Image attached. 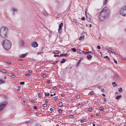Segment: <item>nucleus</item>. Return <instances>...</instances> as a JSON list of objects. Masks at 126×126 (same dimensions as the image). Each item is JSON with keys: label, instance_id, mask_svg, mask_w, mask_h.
Listing matches in <instances>:
<instances>
[{"label": "nucleus", "instance_id": "34", "mask_svg": "<svg viewBox=\"0 0 126 126\" xmlns=\"http://www.w3.org/2000/svg\"><path fill=\"white\" fill-rule=\"evenodd\" d=\"M73 21L75 23H77V20L75 19H73Z\"/></svg>", "mask_w": 126, "mask_h": 126}, {"label": "nucleus", "instance_id": "14", "mask_svg": "<svg viewBox=\"0 0 126 126\" xmlns=\"http://www.w3.org/2000/svg\"><path fill=\"white\" fill-rule=\"evenodd\" d=\"M5 82V81L2 79H0V84H1Z\"/></svg>", "mask_w": 126, "mask_h": 126}, {"label": "nucleus", "instance_id": "57", "mask_svg": "<svg viewBox=\"0 0 126 126\" xmlns=\"http://www.w3.org/2000/svg\"><path fill=\"white\" fill-rule=\"evenodd\" d=\"M48 99H46L45 101V102L46 103H47L48 102Z\"/></svg>", "mask_w": 126, "mask_h": 126}, {"label": "nucleus", "instance_id": "29", "mask_svg": "<svg viewBox=\"0 0 126 126\" xmlns=\"http://www.w3.org/2000/svg\"><path fill=\"white\" fill-rule=\"evenodd\" d=\"M91 52V51H88V52L83 51V53H84L85 54L86 53H90Z\"/></svg>", "mask_w": 126, "mask_h": 126}, {"label": "nucleus", "instance_id": "15", "mask_svg": "<svg viewBox=\"0 0 126 126\" xmlns=\"http://www.w3.org/2000/svg\"><path fill=\"white\" fill-rule=\"evenodd\" d=\"M83 58H81L80 59L79 61L77 63V66H78L79 65V63H80V62H81V61L82 60Z\"/></svg>", "mask_w": 126, "mask_h": 126}, {"label": "nucleus", "instance_id": "1", "mask_svg": "<svg viewBox=\"0 0 126 126\" xmlns=\"http://www.w3.org/2000/svg\"><path fill=\"white\" fill-rule=\"evenodd\" d=\"M109 14V11L108 8L105 7L100 13L99 18L101 20L103 21L108 18Z\"/></svg>", "mask_w": 126, "mask_h": 126}, {"label": "nucleus", "instance_id": "12", "mask_svg": "<svg viewBox=\"0 0 126 126\" xmlns=\"http://www.w3.org/2000/svg\"><path fill=\"white\" fill-rule=\"evenodd\" d=\"M77 52L79 53L82 54L83 53V51L79 49H78L77 50Z\"/></svg>", "mask_w": 126, "mask_h": 126}, {"label": "nucleus", "instance_id": "21", "mask_svg": "<svg viewBox=\"0 0 126 126\" xmlns=\"http://www.w3.org/2000/svg\"><path fill=\"white\" fill-rule=\"evenodd\" d=\"M112 84L113 85V87H115L117 86V84H116L115 82L114 81L112 83Z\"/></svg>", "mask_w": 126, "mask_h": 126}, {"label": "nucleus", "instance_id": "13", "mask_svg": "<svg viewBox=\"0 0 126 126\" xmlns=\"http://www.w3.org/2000/svg\"><path fill=\"white\" fill-rule=\"evenodd\" d=\"M122 96L121 95H117L116 96L115 98L116 99L118 100L120 98H121L122 97Z\"/></svg>", "mask_w": 126, "mask_h": 126}, {"label": "nucleus", "instance_id": "5", "mask_svg": "<svg viewBox=\"0 0 126 126\" xmlns=\"http://www.w3.org/2000/svg\"><path fill=\"white\" fill-rule=\"evenodd\" d=\"M7 104L6 101H4L0 103V111L2 110L4 108L5 105Z\"/></svg>", "mask_w": 126, "mask_h": 126}, {"label": "nucleus", "instance_id": "23", "mask_svg": "<svg viewBox=\"0 0 126 126\" xmlns=\"http://www.w3.org/2000/svg\"><path fill=\"white\" fill-rule=\"evenodd\" d=\"M103 0V1L104 2H103V4L104 5H105L106 4L107 2V1L108 0Z\"/></svg>", "mask_w": 126, "mask_h": 126}, {"label": "nucleus", "instance_id": "37", "mask_svg": "<svg viewBox=\"0 0 126 126\" xmlns=\"http://www.w3.org/2000/svg\"><path fill=\"white\" fill-rule=\"evenodd\" d=\"M30 101L31 102H32L33 103H35V101L34 100H30Z\"/></svg>", "mask_w": 126, "mask_h": 126}, {"label": "nucleus", "instance_id": "51", "mask_svg": "<svg viewBox=\"0 0 126 126\" xmlns=\"http://www.w3.org/2000/svg\"><path fill=\"white\" fill-rule=\"evenodd\" d=\"M59 56V55H54V57H56V56L58 57Z\"/></svg>", "mask_w": 126, "mask_h": 126}, {"label": "nucleus", "instance_id": "60", "mask_svg": "<svg viewBox=\"0 0 126 126\" xmlns=\"http://www.w3.org/2000/svg\"><path fill=\"white\" fill-rule=\"evenodd\" d=\"M47 82L48 83H49L50 82V81L49 80H47Z\"/></svg>", "mask_w": 126, "mask_h": 126}, {"label": "nucleus", "instance_id": "44", "mask_svg": "<svg viewBox=\"0 0 126 126\" xmlns=\"http://www.w3.org/2000/svg\"><path fill=\"white\" fill-rule=\"evenodd\" d=\"M58 111L59 112H61L62 111V110L61 109H60L58 110Z\"/></svg>", "mask_w": 126, "mask_h": 126}, {"label": "nucleus", "instance_id": "42", "mask_svg": "<svg viewBox=\"0 0 126 126\" xmlns=\"http://www.w3.org/2000/svg\"><path fill=\"white\" fill-rule=\"evenodd\" d=\"M52 89H57V88L56 86H54Z\"/></svg>", "mask_w": 126, "mask_h": 126}, {"label": "nucleus", "instance_id": "22", "mask_svg": "<svg viewBox=\"0 0 126 126\" xmlns=\"http://www.w3.org/2000/svg\"><path fill=\"white\" fill-rule=\"evenodd\" d=\"M122 89L121 87H120V88H118V91L119 92H121L122 91Z\"/></svg>", "mask_w": 126, "mask_h": 126}, {"label": "nucleus", "instance_id": "26", "mask_svg": "<svg viewBox=\"0 0 126 126\" xmlns=\"http://www.w3.org/2000/svg\"><path fill=\"white\" fill-rule=\"evenodd\" d=\"M88 111H91L92 110V108H88Z\"/></svg>", "mask_w": 126, "mask_h": 126}, {"label": "nucleus", "instance_id": "53", "mask_svg": "<svg viewBox=\"0 0 126 126\" xmlns=\"http://www.w3.org/2000/svg\"><path fill=\"white\" fill-rule=\"evenodd\" d=\"M81 19L82 20H84L85 19V18L84 17H82L81 18Z\"/></svg>", "mask_w": 126, "mask_h": 126}, {"label": "nucleus", "instance_id": "33", "mask_svg": "<svg viewBox=\"0 0 126 126\" xmlns=\"http://www.w3.org/2000/svg\"><path fill=\"white\" fill-rule=\"evenodd\" d=\"M19 84H20L24 85V82H20Z\"/></svg>", "mask_w": 126, "mask_h": 126}, {"label": "nucleus", "instance_id": "48", "mask_svg": "<svg viewBox=\"0 0 126 126\" xmlns=\"http://www.w3.org/2000/svg\"><path fill=\"white\" fill-rule=\"evenodd\" d=\"M38 96L39 97H40L42 96V95L41 94H38Z\"/></svg>", "mask_w": 126, "mask_h": 126}, {"label": "nucleus", "instance_id": "7", "mask_svg": "<svg viewBox=\"0 0 126 126\" xmlns=\"http://www.w3.org/2000/svg\"><path fill=\"white\" fill-rule=\"evenodd\" d=\"M31 46L34 47H35L38 46V44L36 42L33 41L32 43Z\"/></svg>", "mask_w": 126, "mask_h": 126}, {"label": "nucleus", "instance_id": "61", "mask_svg": "<svg viewBox=\"0 0 126 126\" xmlns=\"http://www.w3.org/2000/svg\"><path fill=\"white\" fill-rule=\"evenodd\" d=\"M61 95L62 96H64V95L63 94H61Z\"/></svg>", "mask_w": 126, "mask_h": 126}, {"label": "nucleus", "instance_id": "39", "mask_svg": "<svg viewBox=\"0 0 126 126\" xmlns=\"http://www.w3.org/2000/svg\"><path fill=\"white\" fill-rule=\"evenodd\" d=\"M11 76L13 78H15V75H11Z\"/></svg>", "mask_w": 126, "mask_h": 126}, {"label": "nucleus", "instance_id": "58", "mask_svg": "<svg viewBox=\"0 0 126 126\" xmlns=\"http://www.w3.org/2000/svg\"><path fill=\"white\" fill-rule=\"evenodd\" d=\"M33 108L34 109H36L37 108L36 106H34L33 107Z\"/></svg>", "mask_w": 126, "mask_h": 126}, {"label": "nucleus", "instance_id": "54", "mask_svg": "<svg viewBox=\"0 0 126 126\" xmlns=\"http://www.w3.org/2000/svg\"><path fill=\"white\" fill-rule=\"evenodd\" d=\"M103 101H106V99L105 98H103Z\"/></svg>", "mask_w": 126, "mask_h": 126}, {"label": "nucleus", "instance_id": "27", "mask_svg": "<svg viewBox=\"0 0 126 126\" xmlns=\"http://www.w3.org/2000/svg\"><path fill=\"white\" fill-rule=\"evenodd\" d=\"M63 105V104L62 102H60L59 104V106L60 107H62Z\"/></svg>", "mask_w": 126, "mask_h": 126}, {"label": "nucleus", "instance_id": "45", "mask_svg": "<svg viewBox=\"0 0 126 126\" xmlns=\"http://www.w3.org/2000/svg\"><path fill=\"white\" fill-rule=\"evenodd\" d=\"M21 89V87L20 86H19L18 87L17 90H19Z\"/></svg>", "mask_w": 126, "mask_h": 126}, {"label": "nucleus", "instance_id": "35", "mask_svg": "<svg viewBox=\"0 0 126 126\" xmlns=\"http://www.w3.org/2000/svg\"><path fill=\"white\" fill-rule=\"evenodd\" d=\"M85 119H83L82 120L80 121V122L81 123H83V122H85Z\"/></svg>", "mask_w": 126, "mask_h": 126}, {"label": "nucleus", "instance_id": "50", "mask_svg": "<svg viewBox=\"0 0 126 126\" xmlns=\"http://www.w3.org/2000/svg\"><path fill=\"white\" fill-rule=\"evenodd\" d=\"M58 99V98L56 96L54 98V100H57Z\"/></svg>", "mask_w": 126, "mask_h": 126}, {"label": "nucleus", "instance_id": "41", "mask_svg": "<svg viewBox=\"0 0 126 126\" xmlns=\"http://www.w3.org/2000/svg\"><path fill=\"white\" fill-rule=\"evenodd\" d=\"M47 106V104H44L43 105V107H46Z\"/></svg>", "mask_w": 126, "mask_h": 126}, {"label": "nucleus", "instance_id": "49", "mask_svg": "<svg viewBox=\"0 0 126 126\" xmlns=\"http://www.w3.org/2000/svg\"><path fill=\"white\" fill-rule=\"evenodd\" d=\"M101 90L102 92H104V90L103 89H101Z\"/></svg>", "mask_w": 126, "mask_h": 126}, {"label": "nucleus", "instance_id": "19", "mask_svg": "<svg viewBox=\"0 0 126 126\" xmlns=\"http://www.w3.org/2000/svg\"><path fill=\"white\" fill-rule=\"evenodd\" d=\"M66 61V59H65L64 58H63L62 59V61H61V63H64Z\"/></svg>", "mask_w": 126, "mask_h": 126}, {"label": "nucleus", "instance_id": "63", "mask_svg": "<svg viewBox=\"0 0 126 126\" xmlns=\"http://www.w3.org/2000/svg\"><path fill=\"white\" fill-rule=\"evenodd\" d=\"M7 63L8 64H10L11 63L10 62H7Z\"/></svg>", "mask_w": 126, "mask_h": 126}, {"label": "nucleus", "instance_id": "17", "mask_svg": "<svg viewBox=\"0 0 126 126\" xmlns=\"http://www.w3.org/2000/svg\"><path fill=\"white\" fill-rule=\"evenodd\" d=\"M60 2L58 0H57V1L56 2V5H57V7H59L60 5Z\"/></svg>", "mask_w": 126, "mask_h": 126}, {"label": "nucleus", "instance_id": "46", "mask_svg": "<svg viewBox=\"0 0 126 126\" xmlns=\"http://www.w3.org/2000/svg\"><path fill=\"white\" fill-rule=\"evenodd\" d=\"M42 76L43 77H46V75L45 74H43L42 75Z\"/></svg>", "mask_w": 126, "mask_h": 126}, {"label": "nucleus", "instance_id": "28", "mask_svg": "<svg viewBox=\"0 0 126 126\" xmlns=\"http://www.w3.org/2000/svg\"><path fill=\"white\" fill-rule=\"evenodd\" d=\"M54 53L57 54L59 53V51L58 50H56L54 51Z\"/></svg>", "mask_w": 126, "mask_h": 126}, {"label": "nucleus", "instance_id": "47", "mask_svg": "<svg viewBox=\"0 0 126 126\" xmlns=\"http://www.w3.org/2000/svg\"><path fill=\"white\" fill-rule=\"evenodd\" d=\"M113 60L114 61V62L116 64H117V61L115 60V59H113Z\"/></svg>", "mask_w": 126, "mask_h": 126}, {"label": "nucleus", "instance_id": "16", "mask_svg": "<svg viewBox=\"0 0 126 126\" xmlns=\"http://www.w3.org/2000/svg\"><path fill=\"white\" fill-rule=\"evenodd\" d=\"M87 10L86 9L85 11V13L86 16V18L87 20L88 21H90V18H88V16H86Z\"/></svg>", "mask_w": 126, "mask_h": 126}, {"label": "nucleus", "instance_id": "6", "mask_svg": "<svg viewBox=\"0 0 126 126\" xmlns=\"http://www.w3.org/2000/svg\"><path fill=\"white\" fill-rule=\"evenodd\" d=\"M63 23H61L59 25L58 29V32L60 33H61L62 29V28L63 26Z\"/></svg>", "mask_w": 126, "mask_h": 126}, {"label": "nucleus", "instance_id": "20", "mask_svg": "<svg viewBox=\"0 0 126 126\" xmlns=\"http://www.w3.org/2000/svg\"><path fill=\"white\" fill-rule=\"evenodd\" d=\"M1 72L3 73H5L6 72L7 70L6 69H2L1 70Z\"/></svg>", "mask_w": 126, "mask_h": 126}, {"label": "nucleus", "instance_id": "3", "mask_svg": "<svg viewBox=\"0 0 126 126\" xmlns=\"http://www.w3.org/2000/svg\"><path fill=\"white\" fill-rule=\"evenodd\" d=\"M7 31V29L6 27H2L0 31V35L3 37H5L6 36Z\"/></svg>", "mask_w": 126, "mask_h": 126}, {"label": "nucleus", "instance_id": "24", "mask_svg": "<svg viewBox=\"0 0 126 126\" xmlns=\"http://www.w3.org/2000/svg\"><path fill=\"white\" fill-rule=\"evenodd\" d=\"M71 50L74 52H75L76 51V48H71Z\"/></svg>", "mask_w": 126, "mask_h": 126}, {"label": "nucleus", "instance_id": "52", "mask_svg": "<svg viewBox=\"0 0 126 126\" xmlns=\"http://www.w3.org/2000/svg\"><path fill=\"white\" fill-rule=\"evenodd\" d=\"M28 72L29 73H32V71L31 70H29L28 71Z\"/></svg>", "mask_w": 126, "mask_h": 126}, {"label": "nucleus", "instance_id": "30", "mask_svg": "<svg viewBox=\"0 0 126 126\" xmlns=\"http://www.w3.org/2000/svg\"><path fill=\"white\" fill-rule=\"evenodd\" d=\"M104 57L105 58H107V60H110V58H109L107 56H104Z\"/></svg>", "mask_w": 126, "mask_h": 126}, {"label": "nucleus", "instance_id": "64", "mask_svg": "<svg viewBox=\"0 0 126 126\" xmlns=\"http://www.w3.org/2000/svg\"><path fill=\"white\" fill-rule=\"evenodd\" d=\"M70 117H73V115H70Z\"/></svg>", "mask_w": 126, "mask_h": 126}, {"label": "nucleus", "instance_id": "38", "mask_svg": "<svg viewBox=\"0 0 126 126\" xmlns=\"http://www.w3.org/2000/svg\"><path fill=\"white\" fill-rule=\"evenodd\" d=\"M93 94V91H91L90 93L89 94L90 95H92Z\"/></svg>", "mask_w": 126, "mask_h": 126}, {"label": "nucleus", "instance_id": "56", "mask_svg": "<svg viewBox=\"0 0 126 126\" xmlns=\"http://www.w3.org/2000/svg\"><path fill=\"white\" fill-rule=\"evenodd\" d=\"M36 126H41L40 124H37L36 125Z\"/></svg>", "mask_w": 126, "mask_h": 126}, {"label": "nucleus", "instance_id": "36", "mask_svg": "<svg viewBox=\"0 0 126 126\" xmlns=\"http://www.w3.org/2000/svg\"><path fill=\"white\" fill-rule=\"evenodd\" d=\"M76 97L77 98H79L80 97V96L79 95H78L76 96Z\"/></svg>", "mask_w": 126, "mask_h": 126}, {"label": "nucleus", "instance_id": "55", "mask_svg": "<svg viewBox=\"0 0 126 126\" xmlns=\"http://www.w3.org/2000/svg\"><path fill=\"white\" fill-rule=\"evenodd\" d=\"M50 110L51 111H52L53 110V109L51 108H50Z\"/></svg>", "mask_w": 126, "mask_h": 126}, {"label": "nucleus", "instance_id": "25", "mask_svg": "<svg viewBox=\"0 0 126 126\" xmlns=\"http://www.w3.org/2000/svg\"><path fill=\"white\" fill-rule=\"evenodd\" d=\"M84 35H83L82 36H80L79 38V39L80 40H81L82 38H84Z\"/></svg>", "mask_w": 126, "mask_h": 126}, {"label": "nucleus", "instance_id": "32", "mask_svg": "<svg viewBox=\"0 0 126 126\" xmlns=\"http://www.w3.org/2000/svg\"><path fill=\"white\" fill-rule=\"evenodd\" d=\"M99 109L101 111H103L104 110V109L102 107H100Z\"/></svg>", "mask_w": 126, "mask_h": 126}, {"label": "nucleus", "instance_id": "9", "mask_svg": "<svg viewBox=\"0 0 126 126\" xmlns=\"http://www.w3.org/2000/svg\"><path fill=\"white\" fill-rule=\"evenodd\" d=\"M25 44L23 40L21 41L19 43V45L21 46H24Z\"/></svg>", "mask_w": 126, "mask_h": 126}, {"label": "nucleus", "instance_id": "8", "mask_svg": "<svg viewBox=\"0 0 126 126\" xmlns=\"http://www.w3.org/2000/svg\"><path fill=\"white\" fill-rule=\"evenodd\" d=\"M27 55V53L24 54H22L19 56V58H24Z\"/></svg>", "mask_w": 126, "mask_h": 126}, {"label": "nucleus", "instance_id": "4", "mask_svg": "<svg viewBox=\"0 0 126 126\" xmlns=\"http://www.w3.org/2000/svg\"><path fill=\"white\" fill-rule=\"evenodd\" d=\"M120 14L122 16L126 15V6L123 7L119 10Z\"/></svg>", "mask_w": 126, "mask_h": 126}, {"label": "nucleus", "instance_id": "62", "mask_svg": "<svg viewBox=\"0 0 126 126\" xmlns=\"http://www.w3.org/2000/svg\"><path fill=\"white\" fill-rule=\"evenodd\" d=\"M102 95L104 96H105V94H102Z\"/></svg>", "mask_w": 126, "mask_h": 126}, {"label": "nucleus", "instance_id": "18", "mask_svg": "<svg viewBox=\"0 0 126 126\" xmlns=\"http://www.w3.org/2000/svg\"><path fill=\"white\" fill-rule=\"evenodd\" d=\"M67 55V54L66 53L65 54H61L60 55V57H62V56H66Z\"/></svg>", "mask_w": 126, "mask_h": 126}, {"label": "nucleus", "instance_id": "2", "mask_svg": "<svg viewBox=\"0 0 126 126\" xmlns=\"http://www.w3.org/2000/svg\"><path fill=\"white\" fill-rule=\"evenodd\" d=\"M3 47L6 50L9 49L11 47V43L9 40L5 39L3 40L2 44Z\"/></svg>", "mask_w": 126, "mask_h": 126}, {"label": "nucleus", "instance_id": "40", "mask_svg": "<svg viewBox=\"0 0 126 126\" xmlns=\"http://www.w3.org/2000/svg\"><path fill=\"white\" fill-rule=\"evenodd\" d=\"M58 62L57 61H55L54 63H53V64H56L57 62Z\"/></svg>", "mask_w": 126, "mask_h": 126}, {"label": "nucleus", "instance_id": "10", "mask_svg": "<svg viewBox=\"0 0 126 126\" xmlns=\"http://www.w3.org/2000/svg\"><path fill=\"white\" fill-rule=\"evenodd\" d=\"M17 10L15 8H12L11 9V11L13 12V13L14 14L15 13L17 12Z\"/></svg>", "mask_w": 126, "mask_h": 126}, {"label": "nucleus", "instance_id": "43", "mask_svg": "<svg viewBox=\"0 0 126 126\" xmlns=\"http://www.w3.org/2000/svg\"><path fill=\"white\" fill-rule=\"evenodd\" d=\"M97 48L98 49H100V47L99 46H98Z\"/></svg>", "mask_w": 126, "mask_h": 126}, {"label": "nucleus", "instance_id": "11", "mask_svg": "<svg viewBox=\"0 0 126 126\" xmlns=\"http://www.w3.org/2000/svg\"><path fill=\"white\" fill-rule=\"evenodd\" d=\"M87 59L89 60H91L92 58V56L90 55H87Z\"/></svg>", "mask_w": 126, "mask_h": 126}, {"label": "nucleus", "instance_id": "31", "mask_svg": "<svg viewBox=\"0 0 126 126\" xmlns=\"http://www.w3.org/2000/svg\"><path fill=\"white\" fill-rule=\"evenodd\" d=\"M45 96H48L49 95V93H47L45 94Z\"/></svg>", "mask_w": 126, "mask_h": 126}, {"label": "nucleus", "instance_id": "59", "mask_svg": "<svg viewBox=\"0 0 126 126\" xmlns=\"http://www.w3.org/2000/svg\"><path fill=\"white\" fill-rule=\"evenodd\" d=\"M30 75V74L29 73H27L26 74V75L27 76H28L29 75Z\"/></svg>", "mask_w": 126, "mask_h": 126}]
</instances>
